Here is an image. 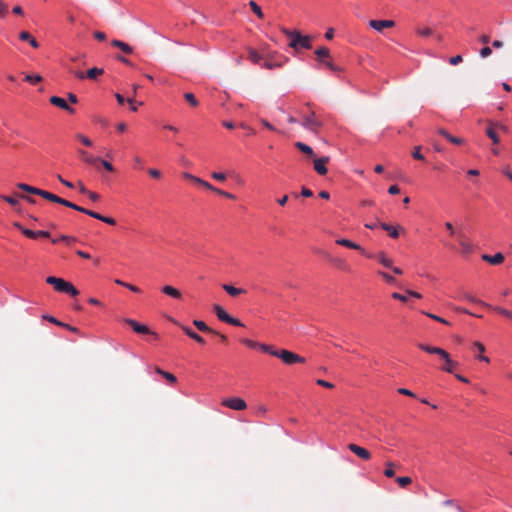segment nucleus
<instances>
[{
	"label": "nucleus",
	"instance_id": "37",
	"mask_svg": "<svg viewBox=\"0 0 512 512\" xmlns=\"http://www.w3.org/2000/svg\"><path fill=\"white\" fill-rule=\"evenodd\" d=\"M249 6L258 18L262 19L264 17L261 7L255 1H250Z\"/></svg>",
	"mask_w": 512,
	"mask_h": 512
},
{
	"label": "nucleus",
	"instance_id": "55",
	"mask_svg": "<svg viewBox=\"0 0 512 512\" xmlns=\"http://www.w3.org/2000/svg\"><path fill=\"white\" fill-rule=\"evenodd\" d=\"M127 102L129 103V105H130V109H131V111H133V112L137 111L138 106H141V105L143 104L142 102H138V103H136V102L134 101V99H133V98H128V99H127Z\"/></svg>",
	"mask_w": 512,
	"mask_h": 512
},
{
	"label": "nucleus",
	"instance_id": "11",
	"mask_svg": "<svg viewBox=\"0 0 512 512\" xmlns=\"http://www.w3.org/2000/svg\"><path fill=\"white\" fill-rule=\"evenodd\" d=\"M46 282L54 287V289L58 292L64 293L68 284L70 282L65 281L62 278H57L54 276H49L46 278Z\"/></svg>",
	"mask_w": 512,
	"mask_h": 512
},
{
	"label": "nucleus",
	"instance_id": "44",
	"mask_svg": "<svg viewBox=\"0 0 512 512\" xmlns=\"http://www.w3.org/2000/svg\"><path fill=\"white\" fill-rule=\"evenodd\" d=\"M416 32L419 36L422 37H428L432 35V30L429 27H418Z\"/></svg>",
	"mask_w": 512,
	"mask_h": 512
},
{
	"label": "nucleus",
	"instance_id": "12",
	"mask_svg": "<svg viewBox=\"0 0 512 512\" xmlns=\"http://www.w3.org/2000/svg\"><path fill=\"white\" fill-rule=\"evenodd\" d=\"M369 26L377 32H383L384 29L392 28L395 26L393 20H370Z\"/></svg>",
	"mask_w": 512,
	"mask_h": 512
},
{
	"label": "nucleus",
	"instance_id": "32",
	"mask_svg": "<svg viewBox=\"0 0 512 512\" xmlns=\"http://www.w3.org/2000/svg\"><path fill=\"white\" fill-rule=\"evenodd\" d=\"M330 262L340 270L347 271L349 269L348 264L340 258H330Z\"/></svg>",
	"mask_w": 512,
	"mask_h": 512
},
{
	"label": "nucleus",
	"instance_id": "36",
	"mask_svg": "<svg viewBox=\"0 0 512 512\" xmlns=\"http://www.w3.org/2000/svg\"><path fill=\"white\" fill-rule=\"evenodd\" d=\"M461 298L462 299H465L469 302H472V303H476V304H482L484 306H487V307H491L490 305L486 304V303H483L482 301H480L478 298L474 297L472 294L470 293H467V292H463L461 294Z\"/></svg>",
	"mask_w": 512,
	"mask_h": 512
},
{
	"label": "nucleus",
	"instance_id": "13",
	"mask_svg": "<svg viewBox=\"0 0 512 512\" xmlns=\"http://www.w3.org/2000/svg\"><path fill=\"white\" fill-rule=\"evenodd\" d=\"M79 212L84 213V214H86V215H88L90 217H93V218H95L97 220H100V221H102V222H104L106 224H109V225H115V223H116L115 220L113 218H111V217L103 216V215H101V214H99L97 212L85 209L83 207L79 208Z\"/></svg>",
	"mask_w": 512,
	"mask_h": 512
},
{
	"label": "nucleus",
	"instance_id": "22",
	"mask_svg": "<svg viewBox=\"0 0 512 512\" xmlns=\"http://www.w3.org/2000/svg\"><path fill=\"white\" fill-rule=\"evenodd\" d=\"M162 292L174 299L180 300L182 299V293L179 289L171 286V285H165L162 287Z\"/></svg>",
	"mask_w": 512,
	"mask_h": 512
},
{
	"label": "nucleus",
	"instance_id": "47",
	"mask_svg": "<svg viewBox=\"0 0 512 512\" xmlns=\"http://www.w3.org/2000/svg\"><path fill=\"white\" fill-rule=\"evenodd\" d=\"M315 54H316V55H317V57H319V58L329 57V56H330V51H329L326 47H320V48H318V49L315 51Z\"/></svg>",
	"mask_w": 512,
	"mask_h": 512
},
{
	"label": "nucleus",
	"instance_id": "46",
	"mask_svg": "<svg viewBox=\"0 0 512 512\" xmlns=\"http://www.w3.org/2000/svg\"><path fill=\"white\" fill-rule=\"evenodd\" d=\"M76 138L85 146L91 147L93 145L92 141L83 134H77Z\"/></svg>",
	"mask_w": 512,
	"mask_h": 512
},
{
	"label": "nucleus",
	"instance_id": "51",
	"mask_svg": "<svg viewBox=\"0 0 512 512\" xmlns=\"http://www.w3.org/2000/svg\"><path fill=\"white\" fill-rule=\"evenodd\" d=\"M249 59L254 63H259V61L261 60V55L255 50H250Z\"/></svg>",
	"mask_w": 512,
	"mask_h": 512
},
{
	"label": "nucleus",
	"instance_id": "29",
	"mask_svg": "<svg viewBox=\"0 0 512 512\" xmlns=\"http://www.w3.org/2000/svg\"><path fill=\"white\" fill-rule=\"evenodd\" d=\"M193 325L201 332H210L213 334H217L216 331L211 329L204 321L202 320H194Z\"/></svg>",
	"mask_w": 512,
	"mask_h": 512
},
{
	"label": "nucleus",
	"instance_id": "3",
	"mask_svg": "<svg viewBox=\"0 0 512 512\" xmlns=\"http://www.w3.org/2000/svg\"><path fill=\"white\" fill-rule=\"evenodd\" d=\"M274 356L281 359L283 361V363L287 364V365H293V364H296V363H305V358L299 356L298 354L296 353H293L289 350H286V349H282V350H277L276 353H274Z\"/></svg>",
	"mask_w": 512,
	"mask_h": 512
},
{
	"label": "nucleus",
	"instance_id": "19",
	"mask_svg": "<svg viewBox=\"0 0 512 512\" xmlns=\"http://www.w3.org/2000/svg\"><path fill=\"white\" fill-rule=\"evenodd\" d=\"M437 132L452 144L462 145L465 143V140L463 138L455 137L443 128L438 129Z\"/></svg>",
	"mask_w": 512,
	"mask_h": 512
},
{
	"label": "nucleus",
	"instance_id": "26",
	"mask_svg": "<svg viewBox=\"0 0 512 512\" xmlns=\"http://www.w3.org/2000/svg\"><path fill=\"white\" fill-rule=\"evenodd\" d=\"M459 245L463 252L469 253L473 250L471 242L463 235L459 234Z\"/></svg>",
	"mask_w": 512,
	"mask_h": 512
},
{
	"label": "nucleus",
	"instance_id": "6",
	"mask_svg": "<svg viewBox=\"0 0 512 512\" xmlns=\"http://www.w3.org/2000/svg\"><path fill=\"white\" fill-rule=\"evenodd\" d=\"M222 405L232 410L241 411L246 409V402L239 397L226 398L222 400Z\"/></svg>",
	"mask_w": 512,
	"mask_h": 512
},
{
	"label": "nucleus",
	"instance_id": "49",
	"mask_svg": "<svg viewBox=\"0 0 512 512\" xmlns=\"http://www.w3.org/2000/svg\"><path fill=\"white\" fill-rule=\"evenodd\" d=\"M80 154H81L83 160L89 164H93L94 162L99 160L98 158L88 155L85 151H80Z\"/></svg>",
	"mask_w": 512,
	"mask_h": 512
},
{
	"label": "nucleus",
	"instance_id": "56",
	"mask_svg": "<svg viewBox=\"0 0 512 512\" xmlns=\"http://www.w3.org/2000/svg\"><path fill=\"white\" fill-rule=\"evenodd\" d=\"M211 176L213 179L220 181V182H224L226 180V175L222 172H213L211 174Z\"/></svg>",
	"mask_w": 512,
	"mask_h": 512
},
{
	"label": "nucleus",
	"instance_id": "31",
	"mask_svg": "<svg viewBox=\"0 0 512 512\" xmlns=\"http://www.w3.org/2000/svg\"><path fill=\"white\" fill-rule=\"evenodd\" d=\"M295 146L304 154L310 156V157H313L314 156V151L313 149L308 146L307 144L303 143V142H297L295 144Z\"/></svg>",
	"mask_w": 512,
	"mask_h": 512
},
{
	"label": "nucleus",
	"instance_id": "58",
	"mask_svg": "<svg viewBox=\"0 0 512 512\" xmlns=\"http://www.w3.org/2000/svg\"><path fill=\"white\" fill-rule=\"evenodd\" d=\"M405 292L407 293L408 298L409 297H413V298H416V299H421L422 298V295L419 292H417V291L410 290V289H405Z\"/></svg>",
	"mask_w": 512,
	"mask_h": 512
},
{
	"label": "nucleus",
	"instance_id": "1",
	"mask_svg": "<svg viewBox=\"0 0 512 512\" xmlns=\"http://www.w3.org/2000/svg\"><path fill=\"white\" fill-rule=\"evenodd\" d=\"M418 347L429 354H436L443 361V365L441 366V370L447 373H454V370L459 366V363L453 360L450 354L439 347H434L426 344L420 343Z\"/></svg>",
	"mask_w": 512,
	"mask_h": 512
},
{
	"label": "nucleus",
	"instance_id": "15",
	"mask_svg": "<svg viewBox=\"0 0 512 512\" xmlns=\"http://www.w3.org/2000/svg\"><path fill=\"white\" fill-rule=\"evenodd\" d=\"M50 103L54 106H57L67 112H69L70 114H73L75 112V110L68 105L67 101L61 97H58V96H52L50 97Z\"/></svg>",
	"mask_w": 512,
	"mask_h": 512
},
{
	"label": "nucleus",
	"instance_id": "59",
	"mask_svg": "<svg viewBox=\"0 0 512 512\" xmlns=\"http://www.w3.org/2000/svg\"><path fill=\"white\" fill-rule=\"evenodd\" d=\"M86 195L93 202H98L100 200V195L98 193H96V192L88 191V193Z\"/></svg>",
	"mask_w": 512,
	"mask_h": 512
},
{
	"label": "nucleus",
	"instance_id": "53",
	"mask_svg": "<svg viewBox=\"0 0 512 512\" xmlns=\"http://www.w3.org/2000/svg\"><path fill=\"white\" fill-rule=\"evenodd\" d=\"M64 293L75 297L79 294V291L73 286V284L69 283Z\"/></svg>",
	"mask_w": 512,
	"mask_h": 512
},
{
	"label": "nucleus",
	"instance_id": "60",
	"mask_svg": "<svg viewBox=\"0 0 512 512\" xmlns=\"http://www.w3.org/2000/svg\"><path fill=\"white\" fill-rule=\"evenodd\" d=\"M191 339H193L194 341H196L197 343L201 344V345H204L205 344V340L202 336H200L198 333H193L190 337Z\"/></svg>",
	"mask_w": 512,
	"mask_h": 512
},
{
	"label": "nucleus",
	"instance_id": "21",
	"mask_svg": "<svg viewBox=\"0 0 512 512\" xmlns=\"http://www.w3.org/2000/svg\"><path fill=\"white\" fill-rule=\"evenodd\" d=\"M472 348H474L475 350L478 351L479 354L476 355V358L478 360L483 361L485 363L490 362V359L483 354L485 352V346L481 342H479V341L473 342Z\"/></svg>",
	"mask_w": 512,
	"mask_h": 512
},
{
	"label": "nucleus",
	"instance_id": "63",
	"mask_svg": "<svg viewBox=\"0 0 512 512\" xmlns=\"http://www.w3.org/2000/svg\"><path fill=\"white\" fill-rule=\"evenodd\" d=\"M148 173L151 177L156 179L161 177V172L158 169L151 168L148 170Z\"/></svg>",
	"mask_w": 512,
	"mask_h": 512
},
{
	"label": "nucleus",
	"instance_id": "34",
	"mask_svg": "<svg viewBox=\"0 0 512 512\" xmlns=\"http://www.w3.org/2000/svg\"><path fill=\"white\" fill-rule=\"evenodd\" d=\"M104 73V70L102 68H91L86 72V77L89 79H96L98 76L102 75Z\"/></svg>",
	"mask_w": 512,
	"mask_h": 512
},
{
	"label": "nucleus",
	"instance_id": "28",
	"mask_svg": "<svg viewBox=\"0 0 512 512\" xmlns=\"http://www.w3.org/2000/svg\"><path fill=\"white\" fill-rule=\"evenodd\" d=\"M19 38L22 41H28L33 48L39 47V43L37 42V40L34 37H32L30 35V33L26 32V31L20 32Z\"/></svg>",
	"mask_w": 512,
	"mask_h": 512
},
{
	"label": "nucleus",
	"instance_id": "8",
	"mask_svg": "<svg viewBox=\"0 0 512 512\" xmlns=\"http://www.w3.org/2000/svg\"><path fill=\"white\" fill-rule=\"evenodd\" d=\"M367 258H374L376 259L382 266L385 268H393V260L387 256L385 252H379L377 254H372L366 252L364 254Z\"/></svg>",
	"mask_w": 512,
	"mask_h": 512
},
{
	"label": "nucleus",
	"instance_id": "38",
	"mask_svg": "<svg viewBox=\"0 0 512 512\" xmlns=\"http://www.w3.org/2000/svg\"><path fill=\"white\" fill-rule=\"evenodd\" d=\"M257 349H260L261 351L268 353L272 356H274V353H276L277 351V349H274L272 346L263 343H258Z\"/></svg>",
	"mask_w": 512,
	"mask_h": 512
},
{
	"label": "nucleus",
	"instance_id": "23",
	"mask_svg": "<svg viewBox=\"0 0 512 512\" xmlns=\"http://www.w3.org/2000/svg\"><path fill=\"white\" fill-rule=\"evenodd\" d=\"M380 226L383 230L388 232L389 236L392 238H397L399 236V230H404L401 226L395 227L387 223H381Z\"/></svg>",
	"mask_w": 512,
	"mask_h": 512
},
{
	"label": "nucleus",
	"instance_id": "62",
	"mask_svg": "<svg viewBox=\"0 0 512 512\" xmlns=\"http://www.w3.org/2000/svg\"><path fill=\"white\" fill-rule=\"evenodd\" d=\"M1 199H3L5 202L9 203L12 206H16L18 204V201L10 196H1Z\"/></svg>",
	"mask_w": 512,
	"mask_h": 512
},
{
	"label": "nucleus",
	"instance_id": "61",
	"mask_svg": "<svg viewBox=\"0 0 512 512\" xmlns=\"http://www.w3.org/2000/svg\"><path fill=\"white\" fill-rule=\"evenodd\" d=\"M316 383L322 387H325V388H328V389H332L334 387V385L331 383V382H328V381H325V380H322V379H318L316 381Z\"/></svg>",
	"mask_w": 512,
	"mask_h": 512
},
{
	"label": "nucleus",
	"instance_id": "54",
	"mask_svg": "<svg viewBox=\"0 0 512 512\" xmlns=\"http://www.w3.org/2000/svg\"><path fill=\"white\" fill-rule=\"evenodd\" d=\"M420 150H421L420 146H416L414 148V151L412 152V157L414 159H417V160H424L425 159L424 155L420 152Z\"/></svg>",
	"mask_w": 512,
	"mask_h": 512
},
{
	"label": "nucleus",
	"instance_id": "10",
	"mask_svg": "<svg viewBox=\"0 0 512 512\" xmlns=\"http://www.w3.org/2000/svg\"><path fill=\"white\" fill-rule=\"evenodd\" d=\"M348 449L362 460L368 461L371 459V453L364 447L351 443L348 445Z\"/></svg>",
	"mask_w": 512,
	"mask_h": 512
},
{
	"label": "nucleus",
	"instance_id": "39",
	"mask_svg": "<svg viewBox=\"0 0 512 512\" xmlns=\"http://www.w3.org/2000/svg\"><path fill=\"white\" fill-rule=\"evenodd\" d=\"M493 309L497 313H499V314L505 316L506 318L512 320V310H508V309L500 307V306L494 307Z\"/></svg>",
	"mask_w": 512,
	"mask_h": 512
},
{
	"label": "nucleus",
	"instance_id": "41",
	"mask_svg": "<svg viewBox=\"0 0 512 512\" xmlns=\"http://www.w3.org/2000/svg\"><path fill=\"white\" fill-rule=\"evenodd\" d=\"M184 98L186 99V101L192 105L193 107H196L198 106L199 102L198 100L196 99V97L194 96V94L192 93H185L184 94Z\"/></svg>",
	"mask_w": 512,
	"mask_h": 512
},
{
	"label": "nucleus",
	"instance_id": "20",
	"mask_svg": "<svg viewBox=\"0 0 512 512\" xmlns=\"http://www.w3.org/2000/svg\"><path fill=\"white\" fill-rule=\"evenodd\" d=\"M482 260H484L492 265H499L504 261V255L500 252H498L494 255L484 254V255H482Z\"/></svg>",
	"mask_w": 512,
	"mask_h": 512
},
{
	"label": "nucleus",
	"instance_id": "14",
	"mask_svg": "<svg viewBox=\"0 0 512 512\" xmlns=\"http://www.w3.org/2000/svg\"><path fill=\"white\" fill-rule=\"evenodd\" d=\"M401 470H402V466L400 464H397V463H394V462H387L385 464V469L383 471V475L386 478H393Z\"/></svg>",
	"mask_w": 512,
	"mask_h": 512
},
{
	"label": "nucleus",
	"instance_id": "35",
	"mask_svg": "<svg viewBox=\"0 0 512 512\" xmlns=\"http://www.w3.org/2000/svg\"><path fill=\"white\" fill-rule=\"evenodd\" d=\"M17 187L23 191H26L28 193H31V194H35V195H39V192L41 189L39 188H36V187H33V186H30L28 184H25V183H19L17 185Z\"/></svg>",
	"mask_w": 512,
	"mask_h": 512
},
{
	"label": "nucleus",
	"instance_id": "50",
	"mask_svg": "<svg viewBox=\"0 0 512 512\" xmlns=\"http://www.w3.org/2000/svg\"><path fill=\"white\" fill-rule=\"evenodd\" d=\"M8 14V4L0 0V18H5Z\"/></svg>",
	"mask_w": 512,
	"mask_h": 512
},
{
	"label": "nucleus",
	"instance_id": "24",
	"mask_svg": "<svg viewBox=\"0 0 512 512\" xmlns=\"http://www.w3.org/2000/svg\"><path fill=\"white\" fill-rule=\"evenodd\" d=\"M22 233L28 237V238H32V239H35L37 237H49L50 234L48 231H44V230H38V231H33V230H30V229H22Z\"/></svg>",
	"mask_w": 512,
	"mask_h": 512
},
{
	"label": "nucleus",
	"instance_id": "16",
	"mask_svg": "<svg viewBox=\"0 0 512 512\" xmlns=\"http://www.w3.org/2000/svg\"><path fill=\"white\" fill-rule=\"evenodd\" d=\"M336 243L338 245H341V246H344L346 248H349V249H353V250H357L359 251L360 253H362L363 255L366 254V251L365 249L360 246L359 244L349 240V239H346V238H339L336 240Z\"/></svg>",
	"mask_w": 512,
	"mask_h": 512
},
{
	"label": "nucleus",
	"instance_id": "64",
	"mask_svg": "<svg viewBox=\"0 0 512 512\" xmlns=\"http://www.w3.org/2000/svg\"><path fill=\"white\" fill-rule=\"evenodd\" d=\"M502 174L505 175L510 181H512V171L508 166L502 169Z\"/></svg>",
	"mask_w": 512,
	"mask_h": 512
},
{
	"label": "nucleus",
	"instance_id": "9",
	"mask_svg": "<svg viewBox=\"0 0 512 512\" xmlns=\"http://www.w3.org/2000/svg\"><path fill=\"white\" fill-rule=\"evenodd\" d=\"M126 324L132 327V329L138 334H152L157 336L156 333L152 332L148 326L138 323L136 320L127 318L124 320Z\"/></svg>",
	"mask_w": 512,
	"mask_h": 512
},
{
	"label": "nucleus",
	"instance_id": "52",
	"mask_svg": "<svg viewBox=\"0 0 512 512\" xmlns=\"http://www.w3.org/2000/svg\"><path fill=\"white\" fill-rule=\"evenodd\" d=\"M241 342H242L245 346H247V347H249V348H252V349H257V346H258V343H259V342H256V341H254V340L248 339V338H244V339H242V340H241Z\"/></svg>",
	"mask_w": 512,
	"mask_h": 512
},
{
	"label": "nucleus",
	"instance_id": "25",
	"mask_svg": "<svg viewBox=\"0 0 512 512\" xmlns=\"http://www.w3.org/2000/svg\"><path fill=\"white\" fill-rule=\"evenodd\" d=\"M222 288L232 297H237L241 294H245L246 290L242 288H236L229 284H223Z\"/></svg>",
	"mask_w": 512,
	"mask_h": 512
},
{
	"label": "nucleus",
	"instance_id": "7",
	"mask_svg": "<svg viewBox=\"0 0 512 512\" xmlns=\"http://www.w3.org/2000/svg\"><path fill=\"white\" fill-rule=\"evenodd\" d=\"M301 124L304 128L313 132H317L322 125L313 112L309 115L303 116Z\"/></svg>",
	"mask_w": 512,
	"mask_h": 512
},
{
	"label": "nucleus",
	"instance_id": "30",
	"mask_svg": "<svg viewBox=\"0 0 512 512\" xmlns=\"http://www.w3.org/2000/svg\"><path fill=\"white\" fill-rule=\"evenodd\" d=\"M44 318L47 319L51 323L65 327L66 329H68L71 332H78V329L76 327L70 326L69 324L62 323V322L58 321L56 318H54L53 316H44Z\"/></svg>",
	"mask_w": 512,
	"mask_h": 512
},
{
	"label": "nucleus",
	"instance_id": "4",
	"mask_svg": "<svg viewBox=\"0 0 512 512\" xmlns=\"http://www.w3.org/2000/svg\"><path fill=\"white\" fill-rule=\"evenodd\" d=\"M39 196L43 197L46 200H49V201H52L54 203H58V204H61L63 206H66V207H69L71 209H74L76 211H79L80 206H78V205H76V204H74V203H72V202H70V201H68L66 199H63V198H61V197H59V196H57V195H55V194H53L51 192H48L46 190H42L41 189L40 192H39Z\"/></svg>",
	"mask_w": 512,
	"mask_h": 512
},
{
	"label": "nucleus",
	"instance_id": "18",
	"mask_svg": "<svg viewBox=\"0 0 512 512\" xmlns=\"http://www.w3.org/2000/svg\"><path fill=\"white\" fill-rule=\"evenodd\" d=\"M330 158L328 156H324L314 160V169L320 175L327 174L326 164L329 162Z\"/></svg>",
	"mask_w": 512,
	"mask_h": 512
},
{
	"label": "nucleus",
	"instance_id": "17",
	"mask_svg": "<svg viewBox=\"0 0 512 512\" xmlns=\"http://www.w3.org/2000/svg\"><path fill=\"white\" fill-rule=\"evenodd\" d=\"M199 185L203 186L204 188H206L208 190H211V191L217 193L218 195L226 197L228 199L234 200L236 198V196L234 194H231L229 192L218 189L203 179H201V183Z\"/></svg>",
	"mask_w": 512,
	"mask_h": 512
},
{
	"label": "nucleus",
	"instance_id": "57",
	"mask_svg": "<svg viewBox=\"0 0 512 512\" xmlns=\"http://www.w3.org/2000/svg\"><path fill=\"white\" fill-rule=\"evenodd\" d=\"M491 53H492V50H491V48H490V47H488V46H486V47L482 48V49L480 50V52H479V54H480V56H481L482 58H487L488 56H490V55H491Z\"/></svg>",
	"mask_w": 512,
	"mask_h": 512
},
{
	"label": "nucleus",
	"instance_id": "2",
	"mask_svg": "<svg viewBox=\"0 0 512 512\" xmlns=\"http://www.w3.org/2000/svg\"><path fill=\"white\" fill-rule=\"evenodd\" d=\"M283 33L290 38L289 46L295 50L299 48L310 49L312 37L308 35H301L298 31H290L282 29Z\"/></svg>",
	"mask_w": 512,
	"mask_h": 512
},
{
	"label": "nucleus",
	"instance_id": "43",
	"mask_svg": "<svg viewBox=\"0 0 512 512\" xmlns=\"http://www.w3.org/2000/svg\"><path fill=\"white\" fill-rule=\"evenodd\" d=\"M182 176H183L185 179L190 180V181H192V182H193V183H195V184H198V185H199V184L201 183V178H199V177H197V176H195V175H193V174H191V173H189V172H183V173H182Z\"/></svg>",
	"mask_w": 512,
	"mask_h": 512
},
{
	"label": "nucleus",
	"instance_id": "5",
	"mask_svg": "<svg viewBox=\"0 0 512 512\" xmlns=\"http://www.w3.org/2000/svg\"><path fill=\"white\" fill-rule=\"evenodd\" d=\"M213 310L214 312L216 313L217 317L219 318V320L223 321V322H226L228 324H231V325H234V326H239V327H242L243 326V323L236 319V318H233L231 317L224 309L222 306L218 305V304H215L213 306Z\"/></svg>",
	"mask_w": 512,
	"mask_h": 512
},
{
	"label": "nucleus",
	"instance_id": "42",
	"mask_svg": "<svg viewBox=\"0 0 512 512\" xmlns=\"http://www.w3.org/2000/svg\"><path fill=\"white\" fill-rule=\"evenodd\" d=\"M391 297L393 299H395V300H398V301L402 302V303L408 302V295H407L406 292H405V294H401V293H398V292H393L391 294Z\"/></svg>",
	"mask_w": 512,
	"mask_h": 512
},
{
	"label": "nucleus",
	"instance_id": "45",
	"mask_svg": "<svg viewBox=\"0 0 512 512\" xmlns=\"http://www.w3.org/2000/svg\"><path fill=\"white\" fill-rule=\"evenodd\" d=\"M25 81L29 82L30 84L34 85L42 81V77L38 74L36 75H27L25 77Z\"/></svg>",
	"mask_w": 512,
	"mask_h": 512
},
{
	"label": "nucleus",
	"instance_id": "27",
	"mask_svg": "<svg viewBox=\"0 0 512 512\" xmlns=\"http://www.w3.org/2000/svg\"><path fill=\"white\" fill-rule=\"evenodd\" d=\"M111 44H112V46L119 48L121 51H123L126 54H131L133 52L132 47L123 41L112 40Z\"/></svg>",
	"mask_w": 512,
	"mask_h": 512
},
{
	"label": "nucleus",
	"instance_id": "40",
	"mask_svg": "<svg viewBox=\"0 0 512 512\" xmlns=\"http://www.w3.org/2000/svg\"><path fill=\"white\" fill-rule=\"evenodd\" d=\"M378 274L386 283H388V284L396 283V279L393 276H391L390 274L383 272V271H379Z\"/></svg>",
	"mask_w": 512,
	"mask_h": 512
},
{
	"label": "nucleus",
	"instance_id": "48",
	"mask_svg": "<svg viewBox=\"0 0 512 512\" xmlns=\"http://www.w3.org/2000/svg\"><path fill=\"white\" fill-rule=\"evenodd\" d=\"M423 313H424L426 316H428L429 318H431V319H433V320H435V321H438V322L443 323V324H446V325H449V324H450L446 319H444V318H442V317H440V316H437V315L432 314V313H429V312H423Z\"/></svg>",
	"mask_w": 512,
	"mask_h": 512
},
{
	"label": "nucleus",
	"instance_id": "33",
	"mask_svg": "<svg viewBox=\"0 0 512 512\" xmlns=\"http://www.w3.org/2000/svg\"><path fill=\"white\" fill-rule=\"evenodd\" d=\"M487 136L493 141L494 144H498L500 142L498 135L495 132V127L493 123H490V126L486 130Z\"/></svg>",
	"mask_w": 512,
	"mask_h": 512
}]
</instances>
